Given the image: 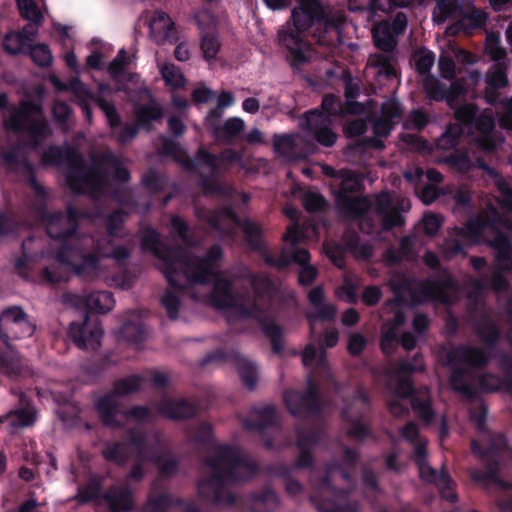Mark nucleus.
<instances>
[{
    "label": "nucleus",
    "instance_id": "obj_1",
    "mask_svg": "<svg viewBox=\"0 0 512 512\" xmlns=\"http://www.w3.org/2000/svg\"><path fill=\"white\" fill-rule=\"evenodd\" d=\"M162 253L163 267L161 268L167 280L175 285L182 286L177 277L183 276L191 284L213 281L211 302L219 308H235L240 315L258 317V312L270 302L271 283L265 277H254L251 281L253 297L242 298L234 296L230 291V283L218 274V262L222 252L220 247L211 248L208 255L201 260L194 261L190 257L183 259L181 252Z\"/></svg>",
    "mask_w": 512,
    "mask_h": 512
},
{
    "label": "nucleus",
    "instance_id": "obj_2",
    "mask_svg": "<svg viewBox=\"0 0 512 512\" xmlns=\"http://www.w3.org/2000/svg\"><path fill=\"white\" fill-rule=\"evenodd\" d=\"M204 469L206 473L211 474V477L199 482V495L203 498H211L214 502H220L223 484L248 478L252 475L254 466L238 456L235 450L223 447L218 449L215 459L205 463Z\"/></svg>",
    "mask_w": 512,
    "mask_h": 512
},
{
    "label": "nucleus",
    "instance_id": "obj_3",
    "mask_svg": "<svg viewBox=\"0 0 512 512\" xmlns=\"http://www.w3.org/2000/svg\"><path fill=\"white\" fill-rule=\"evenodd\" d=\"M317 13L318 4L315 1H305L292 10L291 20L296 32L292 31L289 23L278 32V42L285 49L287 60L295 68L315 58L314 49L300 36V33L312 26Z\"/></svg>",
    "mask_w": 512,
    "mask_h": 512
},
{
    "label": "nucleus",
    "instance_id": "obj_4",
    "mask_svg": "<svg viewBox=\"0 0 512 512\" xmlns=\"http://www.w3.org/2000/svg\"><path fill=\"white\" fill-rule=\"evenodd\" d=\"M423 85L430 99H445L448 105L455 111L457 120L465 125H473L483 134V137L477 140L480 142V145L484 149L489 150L492 148V145L488 141L487 136L494 127V120L490 115H481L474 119L475 107L472 104L459 106V97L464 92L463 85L460 81L452 83L449 90H444L442 89L439 80L436 77L426 76L423 80Z\"/></svg>",
    "mask_w": 512,
    "mask_h": 512
},
{
    "label": "nucleus",
    "instance_id": "obj_5",
    "mask_svg": "<svg viewBox=\"0 0 512 512\" xmlns=\"http://www.w3.org/2000/svg\"><path fill=\"white\" fill-rule=\"evenodd\" d=\"M71 272L92 277L97 274V259L77 249L64 247L45 269L44 275L48 282L55 283L66 280Z\"/></svg>",
    "mask_w": 512,
    "mask_h": 512
},
{
    "label": "nucleus",
    "instance_id": "obj_6",
    "mask_svg": "<svg viewBox=\"0 0 512 512\" xmlns=\"http://www.w3.org/2000/svg\"><path fill=\"white\" fill-rule=\"evenodd\" d=\"M402 435L406 440L414 443L416 463L418 465L420 477L426 481L435 483L441 490H443V497L447 500L455 501L456 495L450 491L451 480L449 476L443 472L437 473L426 462V442L422 439L416 441L418 428L413 423H409L402 429Z\"/></svg>",
    "mask_w": 512,
    "mask_h": 512
},
{
    "label": "nucleus",
    "instance_id": "obj_7",
    "mask_svg": "<svg viewBox=\"0 0 512 512\" xmlns=\"http://www.w3.org/2000/svg\"><path fill=\"white\" fill-rule=\"evenodd\" d=\"M322 112L314 110L306 113L304 129L310 131L315 139L324 146H332L337 135L331 130L330 115L341 110L339 100L333 95H327L322 101Z\"/></svg>",
    "mask_w": 512,
    "mask_h": 512
},
{
    "label": "nucleus",
    "instance_id": "obj_8",
    "mask_svg": "<svg viewBox=\"0 0 512 512\" xmlns=\"http://www.w3.org/2000/svg\"><path fill=\"white\" fill-rule=\"evenodd\" d=\"M34 331L35 327L20 307H9L1 313L0 334L17 339L29 337Z\"/></svg>",
    "mask_w": 512,
    "mask_h": 512
},
{
    "label": "nucleus",
    "instance_id": "obj_9",
    "mask_svg": "<svg viewBox=\"0 0 512 512\" xmlns=\"http://www.w3.org/2000/svg\"><path fill=\"white\" fill-rule=\"evenodd\" d=\"M69 333L74 342L82 349H97L101 344L103 330L97 319L85 318L83 324L71 323Z\"/></svg>",
    "mask_w": 512,
    "mask_h": 512
},
{
    "label": "nucleus",
    "instance_id": "obj_10",
    "mask_svg": "<svg viewBox=\"0 0 512 512\" xmlns=\"http://www.w3.org/2000/svg\"><path fill=\"white\" fill-rule=\"evenodd\" d=\"M64 303L77 309L87 308L92 312L106 313L114 307V299L109 292H93L86 297L68 294L64 297Z\"/></svg>",
    "mask_w": 512,
    "mask_h": 512
},
{
    "label": "nucleus",
    "instance_id": "obj_11",
    "mask_svg": "<svg viewBox=\"0 0 512 512\" xmlns=\"http://www.w3.org/2000/svg\"><path fill=\"white\" fill-rule=\"evenodd\" d=\"M149 36L157 43H174L178 40V33L174 22L165 12L156 11L149 20Z\"/></svg>",
    "mask_w": 512,
    "mask_h": 512
},
{
    "label": "nucleus",
    "instance_id": "obj_12",
    "mask_svg": "<svg viewBox=\"0 0 512 512\" xmlns=\"http://www.w3.org/2000/svg\"><path fill=\"white\" fill-rule=\"evenodd\" d=\"M221 118V111L211 110L205 118V125L216 140H228L239 133L245 127L244 121L239 117L227 119L222 126L217 125Z\"/></svg>",
    "mask_w": 512,
    "mask_h": 512
},
{
    "label": "nucleus",
    "instance_id": "obj_13",
    "mask_svg": "<svg viewBox=\"0 0 512 512\" xmlns=\"http://www.w3.org/2000/svg\"><path fill=\"white\" fill-rule=\"evenodd\" d=\"M385 310L394 313V320L387 321L382 328L381 347L384 353L390 354L398 343L397 330L404 323L405 318L396 302L387 304Z\"/></svg>",
    "mask_w": 512,
    "mask_h": 512
},
{
    "label": "nucleus",
    "instance_id": "obj_14",
    "mask_svg": "<svg viewBox=\"0 0 512 512\" xmlns=\"http://www.w3.org/2000/svg\"><path fill=\"white\" fill-rule=\"evenodd\" d=\"M309 300L315 307V313H310L308 319L310 322L311 330L315 329L318 320H330L336 316V308L333 305H325L324 292L321 287L312 289L309 293Z\"/></svg>",
    "mask_w": 512,
    "mask_h": 512
},
{
    "label": "nucleus",
    "instance_id": "obj_15",
    "mask_svg": "<svg viewBox=\"0 0 512 512\" xmlns=\"http://www.w3.org/2000/svg\"><path fill=\"white\" fill-rule=\"evenodd\" d=\"M376 208L382 217L383 225L385 228H392L394 226H401L403 218L397 211L391 195L383 192L376 197Z\"/></svg>",
    "mask_w": 512,
    "mask_h": 512
},
{
    "label": "nucleus",
    "instance_id": "obj_16",
    "mask_svg": "<svg viewBox=\"0 0 512 512\" xmlns=\"http://www.w3.org/2000/svg\"><path fill=\"white\" fill-rule=\"evenodd\" d=\"M409 0H349V9L351 11H383L389 12L393 8L405 7Z\"/></svg>",
    "mask_w": 512,
    "mask_h": 512
},
{
    "label": "nucleus",
    "instance_id": "obj_17",
    "mask_svg": "<svg viewBox=\"0 0 512 512\" xmlns=\"http://www.w3.org/2000/svg\"><path fill=\"white\" fill-rule=\"evenodd\" d=\"M75 219L69 215H52L47 218V233L50 237L60 239L69 236L75 228Z\"/></svg>",
    "mask_w": 512,
    "mask_h": 512
},
{
    "label": "nucleus",
    "instance_id": "obj_18",
    "mask_svg": "<svg viewBox=\"0 0 512 512\" xmlns=\"http://www.w3.org/2000/svg\"><path fill=\"white\" fill-rule=\"evenodd\" d=\"M30 114L33 115L34 120L37 122V126H39L31 127V132L33 134H43L46 131L47 126L46 122L41 118V112L38 106H34L31 111H29L27 106L24 104L21 108V111L15 115H12L11 119L6 123V125L14 130H19L25 126L24 123H22V119L28 117Z\"/></svg>",
    "mask_w": 512,
    "mask_h": 512
},
{
    "label": "nucleus",
    "instance_id": "obj_19",
    "mask_svg": "<svg viewBox=\"0 0 512 512\" xmlns=\"http://www.w3.org/2000/svg\"><path fill=\"white\" fill-rule=\"evenodd\" d=\"M487 361L485 353L469 347H458L453 350L451 362L464 366H480Z\"/></svg>",
    "mask_w": 512,
    "mask_h": 512
},
{
    "label": "nucleus",
    "instance_id": "obj_20",
    "mask_svg": "<svg viewBox=\"0 0 512 512\" xmlns=\"http://www.w3.org/2000/svg\"><path fill=\"white\" fill-rule=\"evenodd\" d=\"M375 45L383 51H390L396 44L397 35L392 31L390 23L383 22L376 25L373 30Z\"/></svg>",
    "mask_w": 512,
    "mask_h": 512
},
{
    "label": "nucleus",
    "instance_id": "obj_21",
    "mask_svg": "<svg viewBox=\"0 0 512 512\" xmlns=\"http://www.w3.org/2000/svg\"><path fill=\"white\" fill-rule=\"evenodd\" d=\"M284 401L292 414H301L312 408L314 393L309 392L306 396H303L297 392L290 391L285 394Z\"/></svg>",
    "mask_w": 512,
    "mask_h": 512
},
{
    "label": "nucleus",
    "instance_id": "obj_22",
    "mask_svg": "<svg viewBox=\"0 0 512 512\" xmlns=\"http://www.w3.org/2000/svg\"><path fill=\"white\" fill-rule=\"evenodd\" d=\"M508 78L506 74V67H503L501 63H496L490 75L487 78V89H486V98L488 102H494L495 97L493 95L494 89L503 88L507 85Z\"/></svg>",
    "mask_w": 512,
    "mask_h": 512
},
{
    "label": "nucleus",
    "instance_id": "obj_23",
    "mask_svg": "<svg viewBox=\"0 0 512 512\" xmlns=\"http://www.w3.org/2000/svg\"><path fill=\"white\" fill-rule=\"evenodd\" d=\"M160 74L165 81L166 85L171 89H181L186 85V78L180 71L178 67H176L172 63H164L159 64Z\"/></svg>",
    "mask_w": 512,
    "mask_h": 512
},
{
    "label": "nucleus",
    "instance_id": "obj_24",
    "mask_svg": "<svg viewBox=\"0 0 512 512\" xmlns=\"http://www.w3.org/2000/svg\"><path fill=\"white\" fill-rule=\"evenodd\" d=\"M385 120H380L374 125V132L378 136H386L392 129L391 120L399 116L398 105L394 101H387L383 104Z\"/></svg>",
    "mask_w": 512,
    "mask_h": 512
},
{
    "label": "nucleus",
    "instance_id": "obj_25",
    "mask_svg": "<svg viewBox=\"0 0 512 512\" xmlns=\"http://www.w3.org/2000/svg\"><path fill=\"white\" fill-rule=\"evenodd\" d=\"M301 137L298 135H283L274 141L275 151L284 157H292L296 154V147L300 144Z\"/></svg>",
    "mask_w": 512,
    "mask_h": 512
},
{
    "label": "nucleus",
    "instance_id": "obj_26",
    "mask_svg": "<svg viewBox=\"0 0 512 512\" xmlns=\"http://www.w3.org/2000/svg\"><path fill=\"white\" fill-rule=\"evenodd\" d=\"M13 428H21L31 425L35 420V413L31 409H19L11 411L3 418Z\"/></svg>",
    "mask_w": 512,
    "mask_h": 512
},
{
    "label": "nucleus",
    "instance_id": "obj_27",
    "mask_svg": "<svg viewBox=\"0 0 512 512\" xmlns=\"http://www.w3.org/2000/svg\"><path fill=\"white\" fill-rule=\"evenodd\" d=\"M18 9L22 17L28 21L40 24L43 21V13L34 0H17Z\"/></svg>",
    "mask_w": 512,
    "mask_h": 512
},
{
    "label": "nucleus",
    "instance_id": "obj_28",
    "mask_svg": "<svg viewBox=\"0 0 512 512\" xmlns=\"http://www.w3.org/2000/svg\"><path fill=\"white\" fill-rule=\"evenodd\" d=\"M108 501L113 512H124L133 505L131 493L128 491L112 492L108 495Z\"/></svg>",
    "mask_w": 512,
    "mask_h": 512
},
{
    "label": "nucleus",
    "instance_id": "obj_29",
    "mask_svg": "<svg viewBox=\"0 0 512 512\" xmlns=\"http://www.w3.org/2000/svg\"><path fill=\"white\" fill-rule=\"evenodd\" d=\"M492 247L496 250V260L500 268H509L508 260L511 247L508 240L504 236L497 237L492 243Z\"/></svg>",
    "mask_w": 512,
    "mask_h": 512
},
{
    "label": "nucleus",
    "instance_id": "obj_30",
    "mask_svg": "<svg viewBox=\"0 0 512 512\" xmlns=\"http://www.w3.org/2000/svg\"><path fill=\"white\" fill-rule=\"evenodd\" d=\"M458 12V0H440L434 9L433 17L437 22H443Z\"/></svg>",
    "mask_w": 512,
    "mask_h": 512
},
{
    "label": "nucleus",
    "instance_id": "obj_31",
    "mask_svg": "<svg viewBox=\"0 0 512 512\" xmlns=\"http://www.w3.org/2000/svg\"><path fill=\"white\" fill-rule=\"evenodd\" d=\"M277 505V498L272 492H268L263 496L254 497L252 500V509L254 512H273Z\"/></svg>",
    "mask_w": 512,
    "mask_h": 512
},
{
    "label": "nucleus",
    "instance_id": "obj_32",
    "mask_svg": "<svg viewBox=\"0 0 512 512\" xmlns=\"http://www.w3.org/2000/svg\"><path fill=\"white\" fill-rule=\"evenodd\" d=\"M369 65L375 69V74L385 75L387 77L395 75L394 69L388 58L384 55L376 54L369 58Z\"/></svg>",
    "mask_w": 512,
    "mask_h": 512
},
{
    "label": "nucleus",
    "instance_id": "obj_33",
    "mask_svg": "<svg viewBox=\"0 0 512 512\" xmlns=\"http://www.w3.org/2000/svg\"><path fill=\"white\" fill-rule=\"evenodd\" d=\"M486 52L497 63L504 59L505 50L500 46V36L498 34L491 33L487 35Z\"/></svg>",
    "mask_w": 512,
    "mask_h": 512
},
{
    "label": "nucleus",
    "instance_id": "obj_34",
    "mask_svg": "<svg viewBox=\"0 0 512 512\" xmlns=\"http://www.w3.org/2000/svg\"><path fill=\"white\" fill-rule=\"evenodd\" d=\"M97 410L101 414L104 423L106 425H112L113 421L111 417L117 412L114 396H107L100 399L97 403Z\"/></svg>",
    "mask_w": 512,
    "mask_h": 512
},
{
    "label": "nucleus",
    "instance_id": "obj_35",
    "mask_svg": "<svg viewBox=\"0 0 512 512\" xmlns=\"http://www.w3.org/2000/svg\"><path fill=\"white\" fill-rule=\"evenodd\" d=\"M26 45V38L19 32L9 33L5 36L3 46L10 54L20 53Z\"/></svg>",
    "mask_w": 512,
    "mask_h": 512
},
{
    "label": "nucleus",
    "instance_id": "obj_36",
    "mask_svg": "<svg viewBox=\"0 0 512 512\" xmlns=\"http://www.w3.org/2000/svg\"><path fill=\"white\" fill-rule=\"evenodd\" d=\"M30 55L32 60L39 66H48L52 63V54L45 44H38L31 48Z\"/></svg>",
    "mask_w": 512,
    "mask_h": 512
},
{
    "label": "nucleus",
    "instance_id": "obj_37",
    "mask_svg": "<svg viewBox=\"0 0 512 512\" xmlns=\"http://www.w3.org/2000/svg\"><path fill=\"white\" fill-rule=\"evenodd\" d=\"M130 62L131 58L124 49H121L116 58L108 66L109 74L113 78H116L129 66Z\"/></svg>",
    "mask_w": 512,
    "mask_h": 512
},
{
    "label": "nucleus",
    "instance_id": "obj_38",
    "mask_svg": "<svg viewBox=\"0 0 512 512\" xmlns=\"http://www.w3.org/2000/svg\"><path fill=\"white\" fill-rule=\"evenodd\" d=\"M303 364L305 366H312L314 364L325 366L324 351L317 350L314 346L308 345L303 352Z\"/></svg>",
    "mask_w": 512,
    "mask_h": 512
},
{
    "label": "nucleus",
    "instance_id": "obj_39",
    "mask_svg": "<svg viewBox=\"0 0 512 512\" xmlns=\"http://www.w3.org/2000/svg\"><path fill=\"white\" fill-rule=\"evenodd\" d=\"M21 360L16 353H11L8 356L0 357V371L12 375L20 371Z\"/></svg>",
    "mask_w": 512,
    "mask_h": 512
},
{
    "label": "nucleus",
    "instance_id": "obj_40",
    "mask_svg": "<svg viewBox=\"0 0 512 512\" xmlns=\"http://www.w3.org/2000/svg\"><path fill=\"white\" fill-rule=\"evenodd\" d=\"M220 48L216 36H203L201 41V50L206 60L215 59Z\"/></svg>",
    "mask_w": 512,
    "mask_h": 512
},
{
    "label": "nucleus",
    "instance_id": "obj_41",
    "mask_svg": "<svg viewBox=\"0 0 512 512\" xmlns=\"http://www.w3.org/2000/svg\"><path fill=\"white\" fill-rule=\"evenodd\" d=\"M142 247L144 250L152 251L156 256L162 257V244L159 241L158 234L151 230L147 231L142 239Z\"/></svg>",
    "mask_w": 512,
    "mask_h": 512
},
{
    "label": "nucleus",
    "instance_id": "obj_42",
    "mask_svg": "<svg viewBox=\"0 0 512 512\" xmlns=\"http://www.w3.org/2000/svg\"><path fill=\"white\" fill-rule=\"evenodd\" d=\"M434 60V55L431 52L427 50L419 51L415 55V65L417 71L421 74L427 73L432 68Z\"/></svg>",
    "mask_w": 512,
    "mask_h": 512
},
{
    "label": "nucleus",
    "instance_id": "obj_43",
    "mask_svg": "<svg viewBox=\"0 0 512 512\" xmlns=\"http://www.w3.org/2000/svg\"><path fill=\"white\" fill-rule=\"evenodd\" d=\"M238 370L245 385L252 389L256 382V371L254 366L251 363L244 362L242 366L238 368Z\"/></svg>",
    "mask_w": 512,
    "mask_h": 512
},
{
    "label": "nucleus",
    "instance_id": "obj_44",
    "mask_svg": "<svg viewBox=\"0 0 512 512\" xmlns=\"http://www.w3.org/2000/svg\"><path fill=\"white\" fill-rule=\"evenodd\" d=\"M195 19L202 31L205 29H213L216 25L215 17L206 9L198 11L195 15Z\"/></svg>",
    "mask_w": 512,
    "mask_h": 512
},
{
    "label": "nucleus",
    "instance_id": "obj_45",
    "mask_svg": "<svg viewBox=\"0 0 512 512\" xmlns=\"http://www.w3.org/2000/svg\"><path fill=\"white\" fill-rule=\"evenodd\" d=\"M162 304L167 310L171 318H176L178 315L179 298L171 292L164 294L162 298Z\"/></svg>",
    "mask_w": 512,
    "mask_h": 512
},
{
    "label": "nucleus",
    "instance_id": "obj_46",
    "mask_svg": "<svg viewBox=\"0 0 512 512\" xmlns=\"http://www.w3.org/2000/svg\"><path fill=\"white\" fill-rule=\"evenodd\" d=\"M214 97V92L203 84L197 85L192 92L195 103H207Z\"/></svg>",
    "mask_w": 512,
    "mask_h": 512
},
{
    "label": "nucleus",
    "instance_id": "obj_47",
    "mask_svg": "<svg viewBox=\"0 0 512 512\" xmlns=\"http://www.w3.org/2000/svg\"><path fill=\"white\" fill-rule=\"evenodd\" d=\"M303 205L308 211H318L324 206V199L317 193H306L303 197Z\"/></svg>",
    "mask_w": 512,
    "mask_h": 512
},
{
    "label": "nucleus",
    "instance_id": "obj_48",
    "mask_svg": "<svg viewBox=\"0 0 512 512\" xmlns=\"http://www.w3.org/2000/svg\"><path fill=\"white\" fill-rule=\"evenodd\" d=\"M140 386V380L137 377H131L120 381L116 387L115 392L118 395L128 394L137 390Z\"/></svg>",
    "mask_w": 512,
    "mask_h": 512
},
{
    "label": "nucleus",
    "instance_id": "obj_49",
    "mask_svg": "<svg viewBox=\"0 0 512 512\" xmlns=\"http://www.w3.org/2000/svg\"><path fill=\"white\" fill-rule=\"evenodd\" d=\"M412 407L423 419L428 420L431 418L432 411L430 407V400L427 396H425L422 401L414 398L412 400Z\"/></svg>",
    "mask_w": 512,
    "mask_h": 512
},
{
    "label": "nucleus",
    "instance_id": "obj_50",
    "mask_svg": "<svg viewBox=\"0 0 512 512\" xmlns=\"http://www.w3.org/2000/svg\"><path fill=\"white\" fill-rule=\"evenodd\" d=\"M423 229L426 234L434 235L441 226V220L437 215L427 214L422 219Z\"/></svg>",
    "mask_w": 512,
    "mask_h": 512
},
{
    "label": "nucleus",
    "instance_id": "obj_51",
    "mask_svg": "<svg viewBox=\"0 0 512 512\" xmlns=\"http://www.w3.org/2000/svg\"><path fill=\"white\" fill-rule=\"evenodd\" d=\"M487 15L480 9L471 7L468 9L464 16V20L470 21V24L474 27L482 26L486 21Z\"/></svg>",
    "mask_w": 512,
    "mask_h": 512
},
{
    "label": "nucleus",
    "instance_id": "obj_52",
    "mask_svg": "<svg viewBox=\"0 0 512 512\" xmlns=\"http://www.w3.org/2000/svg\"><path fill=\"white\" fill-rule=\"evenodd\" d=\"M439 72L445 79H452L455 75V64L447 56H441L439 59Z\"/></svg>",
    "mask_w": 512,
    "mask_h": 512
},
{
    "label": "nucleus",
    "instance_id": "obj_53",
    "mask_svg": "<svg viewBox=\"0 0 512 512\" xmlns=\"http://www.w3.org/2000/svg\"><path fill=\"white\" fill-rule=\"evenodd\" d=\"M98 105L106 115L110 126L114 128L118 124V116L115 107L105 101H99Z\"/></svg>",
    "mask_w": 512,
    "mask_h": 512
},
{
    "label": "nucleus",
    "instance_id": "obj_54",
    "mask_svg": "<svg viewBox=\"0 0 512 512\" xmlns=\"http://www.w3.org/2000/svg\"><path fill=\"white\" fill-rule=\"evenodd\" d=\"M427 123L426 115L421 111H413L406 123L408 128L421 129Z\"/></svg>",
    "mask_w": 512,
    "mask_h": 512
},
{
    "label": "nucleus",
    "instance_id": "obj_55",
    "mask_svg": "<svg viewBox=\"0 0 512 512\" xmlns=\"http://www.w3.org/2000/svg\"><path fill=\"white\" fill-rule=\"evenodd\" d=\"M336 295L339 299L346 302H355L357 297L356 290L351 284H345L338 288L336 290Z\"/></svg>",
    "mask_w": 512,
    "mask_h": 512
},
{
    "label": "nucleus",
    "instance_id": "obj_56",
    "mask_svg": "<svg viewBox=\"0 0 512 512\" xmlns=\"http://www.w3.org/2000/svg\"><path fill=\"white\" fill-rule=\"evenodd\" d=\"M501 192V207L512 212V190L505 184L499 183Z\"/></svg>",
    "mask_w": 512,
    "mask_h": 512
},
{
    "label": "nucleus",
    "instance_id": "obj_57",
    "mask_svg": "<svg viewBox=\"0 0 512 512\" xmlns=\"http://www.w3.org/2000/svg\"><path fill=\"white\" fill-rule=\"evenodd\" d=\"M316 275L317 272L313 266H304L299 271V283L301 285H309L314 281Z\"/></svg>",
    "mask_w": 512,
    "mask_h": 512
},
{
    "label": "nucleus",
    "instance_id": "obj_58",
    "mask_svg": "<svg viewBox=\"0 0 512 512\" xmlns=\"http://www.w3.org/2000/svg\"><path fill=\"white\" fill-rule=\"evenodd\" d=\"M365 346V339L359 334H352L349 338L348 351L353 354H359Z\"/></svg>",
    "mask_w": 512,
    "mask_h": 512
},
{
    "label": "nucleus",
    "instance_id": "obj_59",
    "mask_svg": "<svg viewBox=\"0 0 512 512\" xmlns=\"http://www.w3.org/2000/svg\"><path fill=\"white\" fill-rule=\"evenodd\" d=\"M381 298V292L377 287H368L365 289L362 300L367 305L376 304Z\"/></svg>",
    "mask_w": 512,
    "mask_h": 512
},
{
    "label": "nucleus",
    "instance_id": "obj_60",
    "mask_svg": "<svg viewBox=\"0 0 512 512\" xmlns=\"http://www.w3.org/2000/svg\"><path fill=\"white\" fill-rule=\"evenodd\" d=\"M161 116L160 110L156 107H148L138 111V120L144 123L148 120H156Z\"/></svg>",
    "mask_w": 512,
    "mask_h": 512
},
{
    "label": "nucleus",
    "instance_id": "obj_61",
    "mask_svg": "<svg viewBox=\"0 0 512 512\" xmlns=\"http://www.w3.org/2000/svg\"><path fill=\"white\" fill-rule=\"evenodd\" d=\"M234 104V96L232 93L228 91H223L220 93L217 99V107L214 110L221 111V114L223 113V110L227 107H230Z\"/></svg>",
    "mask_w": 512,
    "mask_h": 512
},
{
    "label": "nucleus",
    "instance_id": "obj_62",
    "mask_svg": "<svg viewBox=\"0 0 512 512\" xmlns=\"http://www.w3.org/2000/svg\"><path fill=\"white\" fill-rule=\"evenodd\" d=\"M410 392H411L410 380L408 378L397 379V387L394 389L393 393L396 396L403 398V397L408 396L410 394Z\"/></svg>",
    "mask_w": 512,
    "mask_h": 512
},
{
    "label": "nucleus",
    "instance_id": "obj_63",
    "mask_svg": "<svg viewBox=\"0 0 512 512\" xmlns=\"http://www.w3.org/2000/svg\"><path fill=\"white\" fill-rule=\"evenodd\" d=\"M392 31L398 36L407 26V17L404 13H398L390 24Z\"/></svg>",
    "mask_w": 512,
    "mask_h": 512
},
{
    "label": "nucleus",
    "instance_id": "obj_64",
    "mask_svg": "<svg viewBox=\"0 0 512 512\" xmlns=\"http://www.w3.org/2000/svg\"><path fill=\"white\" fill-rule=\"evenodd\" d=\"M505 114L500 119L501 126L512 129V98L503 103Z\"/></svg>",
    "mask_w": 512,
    "mask_h": 512
}]
</instances>
